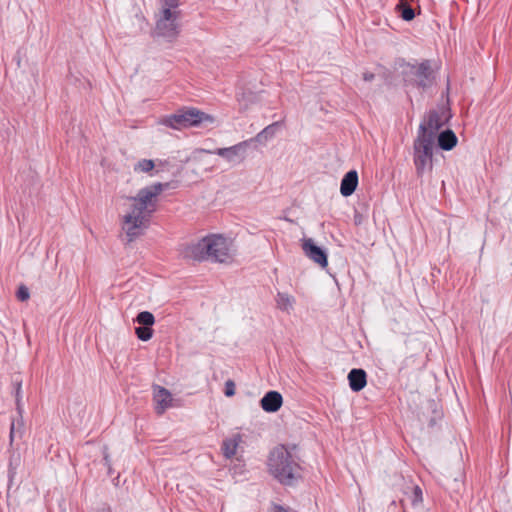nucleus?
<instances>
[{
  "instance_id": "1",
  "label": "nucleus",
  "mask_w": 512,
  "mask_h": 512,
  "mask_svg": "<svg viewBox=\"0 0 512 512\" xmlns=\"http://www.w3.org/2000/svg\"><path fill=\"white\" fill-rule=\"evenodd\" d=\"M170 187L174 188L170 182L154 183L140 189L137 196L129 198L133 204L131 210L123 216V230L128 242L134 241L148 227L150 217L156 210V197Z\"/></svg>"
},
{
  "instance_id": "2",
  "label": "nucleus",
  "mask_w": 512,
  "mask_h": 512,
  "mask_svg": "<svg viewBox=\"0 0 512 512\" xmlns=\"http://www.w3.org/2000/svg\"><path fill=\"white\" fill-rule=\"evenodd\" d=\"M271 475L285 486H293L302 478L298 458L285 445L275 447L268 458Z\"/></svg>"
},
{
  "instance_id": "3",
  "label": "nucleus",
  "mask_w": 512,
  "mask_h": 512,
  "mask_svg": "<svg viewBox=\"0 0 512 512\" xmlns=\"http://www.w3.org/2000/svg\"><path fill=\"white\" fill-rule=\"evenodd\" d=\"M184 256L196 261L212 260L219 263H225L230 259L226 239L220 235L206 236L187 246Z\"/></svg>"
},
{
  "instance_id": "4",
  "label": "nucleus",
  "mask_w": 512,
  "mask_h": 512,
  "mask_svg": "<svg viewBox=\"0 0 512 512\" xmlns=\"http://www.w3.org/2000/svg\"><path fill=\"white\" fill-rule=\"evenodd\" d=\"M401 68L406 86H413L425 91L435 84L436 71L432 67L431 60H423L421 63L415 64L403 63Z\"/></svg>"
},
{
  "instance_id": "5",
  "label": "nucleus",
  "mask_w": 512,
  "mask_h": 512,
  "mask_svg": "<svg viewBox=\"0 0 512 512\" xmlns=\"http://www.w3.org/2000/svg\"><path fill=\"white\" fill-rule=\"evenodd\" d=\"M214 122L215 118L212 115L197 108L181 109L175 114L167 116L162 120V124L177 130L213 124Z\"/></svg>"
},
{
  "instance_id": "6",
  "label": "nucleus",
  "mask_w": 512,
  "mask_h": 512,
  "mask_svg": "<svg viewBox=\"0 0 512 512\" xmlns=\"http://www.w3.org/2000/svg\"><path fill=\"white\" fill-rule=\"evenodd\" d=\"M435 142L424 135H417L413 141V163L418 178L430 173L433 169V153Z\"/></svg>"
},
{
  "instance_id": "7",
  "label": "nucleus",
  "mask_w": 512,
  "mask_h": 512,
  "mask_svg": "<svg viewBox=\"0 0 512 512\" xmlns=\"http://www.w3.org/2000/svg\"><path fill=\"white\" fill-rule=\"evenodd\" d=\"M450 115H446V111L430 110L423 118L419 125L417 135H424L426 138H431V141L436 140L439 130L448 121Z\"/></svg>"
},
{
  "instance_id": "8",
  "label": "nucleus",
  "mask_w": 512,
  "mask_h": 512,
  "mask_svg": "<svg viewBox=\"0 0 512 512\" xmlns=\"http://www.w3.org/2000/svg\"><path fill=\"white\" fill-rule=\"evenodd\" d=\"M178 12L170 9H163L162 15L156 23L154 33L168 41H173L179 34Z\"/></svg>"
},
{
  "instance_id": "9",
  "label": "nucleus",
  "mask_w": 512,
  "mask_h": 512,
  "mask_svg": "<svg viewBox=\"0 0 512 512\" xmlns=\"http://www.w3.org/2000/svg\"><path fill=\"white\" fill-rule=\"evenodd\" d=\"M248 143L249 141H243L227 148H217L215 150L203 149L202 151L208 154L219 155L230 163H240L245 159Z\"/></svg>"
},
{
  "instance_id": "10",
  "label": "nucleus",
  "mask_w": 512,
  "mask_h": 512,
  "mask_svg": "<svg viewBox=\"0 0 512 512\" xmlns=\"http://www.w3.org/2000/svg\"><path fill=\"white\" fill-rule=\"evenodd\" d=\"M302 250L310 260L320 265L322 268L327 267L328 257L325 249L317 246L313 239L305 238L302 242Z\"/></svg>"
},
{
  "instance_id": "11",
  "label": "nucleus",
  "mask_w": 512,
  "mask_h": 512,
  "mask_svg": "<svg viewBox=\"0 0 512 512\" xmlns=\"http://www.w3.org/2000/svg\"><path fill=\"white\" fill-rule=\"evenodd\" d=\"M153 392V399L156 403L155 411L157 414L161 415L166 409L172 406V394L169 390L159 385L153 386Z\"/></svg>"
},
{
  "instance_id": "12",
  "label": "nucleus",
  "mask_w": 512,
  "mask_h": 512,
  "mask_svg": "<svg viewBox=\"0 0 512 512\" xmlns=\"http://www.w3.org/2000/svg\"><path fill=\"white\" fill-rule=\"evenodd\" d=\"M283 404V397L278 391H268L260 400L261 408L268 413L277 412Z\"/></svg>"
},
{
  "instance_id": "13",
  "label": "nucleus",
  "mask_w": 512,
  "mask_h": 512,
  "mask_svg": "<svg viewBox=\"0 0 512 512\" xmlns=\"http://www.w3.org/2000/svg\"><path fill=\"white\" fill-rule=\"evenodd\" d=\"M358 186V173L356 170L348 171L341 180L340 192L344 197L351 196Z\"/></svg>"
},
{
  "instance_id": "14",
  "label": "nucleus",
  "mask_w": 512,
  "mask_h": 512,
  "mask_svg": "<svg viewBox=\"0 0 512 512\" xmlns=\"http://www.w3.org/2000/svg\"><path fill=\"white\" fill-rule=\"evenodd\" d=\"M348 381L351 390L354 392H359L364 389L367 384V374L365 370L361 368H353L348 373Z\"/></svg>"
},
{
  "instance_id": "15",
  "label": "nucleus",
  "mask_w": 512,
  "mask_h": 512,
  "mask_svg": "<svg viewBox=\"0 0 512 512\" xmlns=\"http://www.w3.org/2000/svg\"><path fill=\"white\" fill-rule=\"evenodd\" d=\"M436 139L439 148L445 151L452 150L456 146L458 141L457 136L451 129H446L438 133Z\"/></svg>"
},
{
  "instance_id": "16",
  "label": "nucleus",
  "mask_w": 512,
  "mask_h": 512,
  "mask_svg": "<svg viewBox=\"0 0 512 512\" xmlns=\"http://www.w3.org/2000/svg\"><path fill=\"white\" fill-rule=\"evenodd\" d=\"M282 122L277 121L274 122L268 126H266L262 131H260L253 139L250 141H256L259 143H265L269 139L273 138L278 131V129L281 127Z\"/></svg>"
},
{
  "instance_id": "17",
  "label": "nucleus",
  "mask_w": 512,
  "mask_h": 512,
  "mask_svg": "<svg viewBox=\"0 0 512 512\" xmlns=\"http://www.w3.org/2000/svg\"><path fill=\"white\" fill-rule=\"evenodd\" d=\"M275 300L277 307L280 310L286 312H289L293 308V304L295 303V299L293 296L282 292L277 293Z\"/></svg>"
},
{
  "instance_id": "18",
  "label": "nucleus",
  "mask_w": 512,
  "mask_h": 512,
  "mask_svg": "<svg viewBox=\"0 0 512 512\" xmlns=\"http://www.w3.org/2000/svg\"><path fill=\"white\" fill-rule=\"evenodd\" d=\"M135 322H137L140 326H147L152 328L155 323V317L149 311H142L136 316Z\"/></svg>"
},
{
  "instance_id": "19",
  "label": "nucleus",
  "mask_w": 512,
  "mask_h": 512,
  "mask_svg": "<svg viewBox=\"0 0 512 512\" xmlns=\"http://www.w3.org/2000/svg\"><path fill=\"white\" fill-rule=\"evenodd\" d=\"M238 443L235 439H226L222 444V451L226 458H232L236 454Z\"/></svg>"
},
{
  "instance_id": "20",
  "label": "nucleus",
  "mask_w": 512,
  "mask_h": 512,
  "mask_svg": "<svg viewBox=\"0 0 512 512\" xmlns=\"http://www.w3.org/2000/svg\"><path fill=\"white\" fill-rule=\"evenodd\" d=\"M135 334L141 341H148L153 336V329L147 326H138L135 328Z\"/></svg>"
},
{
  "instance_id": "21",
  "label": "nucleus",
  "mask_w": 512,
  "mask_h": 512,
  "mask_svg": "<svg viewBox=\"0 0 512 512\" xmlns=\"http://www.w3.org/2000/svg\"><path fill=\"white\" fill-rule=\"evenodd\" d=\"M398 8L400 9V16L405 21H411L415 17V12L411 6H408L406 4H400L398 5Z\"/></svg>"
},
{
  "instance_id": "22",
  "label": "nucleus",
  "mask_w": 512,
  "mask_h": 512,
  "mask_svg": "<svg viewBox=\"0 0 512 512\" xmlns=\"http://www.w3.org/2000/svg\"><path fill=\"white\" fill-rule=\"evenodd\" d=\"M154 166L155 164L152 160L142 159L135 165L134 170L147 173L153 170Z\"/></svg>"
},
{
  "instance_id": "23",
  "label": "nucleus",
  "mask_w": 512,
  "mask_h": 512,
  "mask_svg": "<svg viewBox=\"0 0 512 512\" xmlns=\"http://www.w3.org/2000/svg\"><path fill=\"white\" fill-rule=\"evenodd\" d=\"M423 498H422V490L419 486H414L413 488V493H412V505L413 506H417L418 504H420L422 502Z\"/></svg>"
},
{
  "instance_id": "24",
  "label": "nucleus",
  "mask_w": 512,
  "mask_h": 512,
  "mask_svg": "<svg viewBox=\"0 0 512 512\" xmlns=\"http://www.w3.org/2000/svg\"><path fill=\"white\" fill-rule=\"evenodd\" d=\"M236 393V386H235V383L233 380L231 379H228L226 382H225V389H224V394L225 396L227 397H232L234 396Z\"/></svg>"
},
{
  "instance_id": "25",
  "label": "nucleus",
  "mask_w": 512,
  "mask_h": 512,
  "mask_svg": "<svg viewBox=\"0 0 512 512\" xmlns=\"http://www.w3.org/2000/svg\"><path fill=\"white\" fill-rule=\"evenodd\" d=\"M16 296H17L18 300H20V301L28 300L30 297L28 288L24 285H21L17 290Z\"/></svg>"
},
{
  "instance_id": "26",
  "label": "nucleus",
  "mask_w": 512,
  "mask_h": 512,
  "mask_svg": "<svg viewBox=\"0 0 512 512\" xmlns=\"http://www.w3.org/2000/svg\"><path fill=\"white\" fill-rule=\"evenodd\" d=\"M13 385L15 389V400H22V380L15 378Z\"/></svg>"
},
{
  "instance_id": "27",
  "label": "nucleus",
  "mask_w": 512,
  "mask_h": 512,
  "mask_svg": "<svg viewBox=\"0 0 512 512\" xmlns=\"http://www.w3.org/2000/svg\"><path fill=\"white\" fill-rule=\"evenodd\" d=\"M164 7L163 9H170L176 8L178 6V0H163Z\"/></svg>"
},
{
  "instance_id": "28",
  "label": "nucleus",
  "mask_w": 512,
  "mask_h": 512,
  "mask_svg": "<svg viewBox=\"0 0 512 512\" xmlns=\"http://www.w3.org/2000/svg\"><path fill=\"white\" fill-rule=\"evenodd\" d=\"M103 461H104V465L108 468L109 474H111V460H110L109 454L106 452V450L104 451Z\"/></svg>"
},
{
  "instance_id": "29",
  "label": "nucleus",
  "mask_w": 512,
  "mask_h": 512,
  "mask_svg": "<svg viewBox=\"0 0 512 512\" xmlns=\"http://www.w3.org/2000/svg\"><path fill=\"white\" fill-rule=\"evenodd\" d=\"M375 78V74L371 73V72H365L363 73V79L364 81H367V82H370L372 80H374Z\"/></svg>"
},
{
  "instance_id": "30",
  "label": "nucleus",
  "mask_w": 512,
  "mask_h": 512,
  "mask_svg": "<svg viewBox=\"0 0 512 512\" xmlns=\"http://www.w3.org/2000/svg\"><path fill=\"white\" fill-rule=\"evenodd\" d=\"M22 400H15L16 402V409L18 411V413L21 415L22 412H23V406H22Z\"/></svg>"
},
{
  "instance_id": "31",
  "label": "nucleus",
  "mask_w": 512,
  "mask_h": 512,
  "mask_svg": "<svg viewBox=\"0 0 512 512\" xmlns=\"http://www.w3.org/2000/svg\"><path fill=\"white\" fill-rule=\"evenodd\" d=\"M13 437H14V423H12L11 429H10V439H11V441H13Z\"/></svg>"
},
{
  "instance_id": "32",
  "label": "nucleus",
  "mask_w": 512,
  "mask_h": 512,
  "mask_svg": "<svg viewBox=\"0 0 512 512\" xmlns=\"http://www.w3.org/2000/svg\"><path fill=\"white\" fill-rule=\"evenodd\" d=\"M354 219H355V223H356V224H357V223H360V218H358V215H355V216H354Z\"/></svg>"
},
{
  "instance_id": "33",
  "label": "nucleus",
  "mask_w": 512,
  "mask_h": 512,
  "mask_svg": "<svg viewBox=\"0 0 512 512\" xmlns=\"http://www.w3.org/2000/svg\"><path fill=\"white\" fill-rule=\"evenodd\" d=\"M354 219H355V223H356V224H357V223H360V218H358V215H355V216H354Z\"/></svg>"
},
{
  "instance_id": "34",
  "label": "nucleus",
  "mask_w": 512,
  "mask_h": 512,
  "mask_svg": "<svg viewBox=\"0 0 512 512\" xmlns=\"http://www.w3.org/2000/svg\"><path fill=\"white\" fill-rule=\"evenodd\" d=\"M98 512H110V510L109 509H101Z\"/></svg>"
}]
</instances>
